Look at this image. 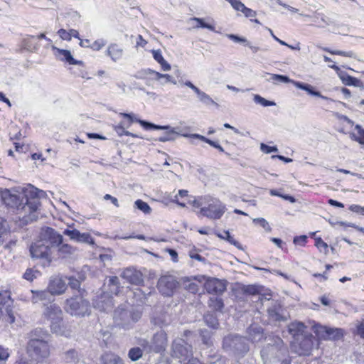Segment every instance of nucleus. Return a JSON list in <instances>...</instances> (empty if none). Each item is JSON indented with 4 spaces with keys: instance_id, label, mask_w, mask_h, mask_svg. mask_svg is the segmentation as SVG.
Segmentation results:
<instances>
[{
    "instance_id": "ea45409f",
    "label": "nucleus",
    "mask_w": 364,
    "mask_h": 364,
    "mask_svg": "<svg viewBox=\"0 0 364 364\" xmlns=\"http://www.w3.org/2000/svg\"><path fill=\"white\" fill-rule=\"evenodd\" d=\"M154 323L161 328L166 326L170 323L169 316L166 315L157 316L154 318Z\"/></svg>"
},
{
    "instance_id": "9b49d317",
    "label": "nucleus",
    "mask_w": 364,
    "mask_h": 364,
    "mask_svg": "<svg viewBox=\"0 0 364 364\" xmlns=\"http://www.w3.org/2000/svg\"><path fill=\"white\" fill-rule=\"evenodd\" d=\"M27 351L37 360L44 359L50 355V346L46 340H29Z\"/></svg>"
},
{
    "instance_id": "f8f14e48",
    "label": "nucleus",
    "mask_w": 364,
    "mask_h": 364,
    "mask_svg": "<svg viewBox=\"0 0 364 364\" xmlns=\"http://www.w3.org/2000/svg\"><path fill=\"white\" fill-rule=\"evenodd\" d=\"M316 339L311 334H305L294 341V350L299 355H309L315 345Z\"/></svg>"
},
{
    "instance_id": "13d9d810",
    "label": "nucleus",
    "mask_w": 364,
    "mask_h": 364,
    "mask_svg": "<svg viewBox=\"0 0 364 364\" xmlns=\"http://www.w3.org/2000/svg\"><path fill=\"white\" fill-rule=\"evenodd\" d=\"M237 11H242L245 8V4L240 0H226Z\"/></svg>"
},
{
    "instance_id": "39448f33",
    "label": "nucleus",
    "mask_w": 364,
    "mask_h": 364,
    "mask_svg": "<svg viewBox=\"0 0 364 364\" xmlns=\"http://www.w3.org/2000/svg\"><path fill=\"white\" fill-rule=\"evenodd\" d=\"M203 200L204 205L200 208L201 215L213 220L221 218L227 210L226 205L216 198L205 196Z\"/></svg>"
},
{
    "instance_id": "f03ea898",
    "label": "nucleus",
    "mask_w": 364,
    "mask_h": 364,
    "mask_svg": "<svg viewBox=\"0 0 364 364\" xmlns=\"http://www.w3.org/2000/svg\"><path fill=\"white\" fill-rule=\"evenodd\" d=\"M63 236L51 228L42 230L40 239L32 243L29 251L33 259H41L43 265L49 264L51 261V248L63 242Z\"/></svg>"
},
{
    "instance_id": "a19ab883",
    "label": "nucleus",
    "mask_w": 364,
    "mask_h": 364,
    "mask_svg": "<svg viewBox=\"0 0 364 364\" xmlns=\"http://www.w3.org/2000/svg\"><path fill=\"white\" fill-rule=\"evenodd\" d=\"M134 205L136 208H137L139 210H141L145 214H149L151 211V208L149 205V204L141 200H136L134 202Z\"/></svg>"
},
{
    "instance_id": "2f4dec72",
    "label": "nucleus",
    "mask_w": 364,
    "mask_h": 364,
    "mask_svg": "<svg viewBox=\"0 0 364 364\" xmlns=\"http://www.w3.org/2000/svg\"><path fill=\"white\" fill-rule=\"evenodd\" d=\"M64 359L68 363L76 364L80 360V356L75 350L71 349L65 352Z\"/></svg>"
},
{
    "instance_id": "338daca9",
    "label": "nucleus",
    "mask_w": 364,
    "mask_h": 364,
    "mask_svg": "<svg viewBox=\"0 0 364 364\" xmlns=\"http://www.w3.org/2000/svg\"><path fill=\"white\" fill-rule=\"evenodd\" d=\"M68 280H69L68 284L70 285V287L72 289H77L80 288V283L77 279L73 278V277H70L68 279Z\"/></svg>"
},
{
    "instance_id": "774afa93",
    "label": "nucleus",
    "mask_w": 364,
    "mask_h": 364,
    "mask_svg": "<svg viewBox=\"0 0 364 364\" xmlns=\"http://www.w3.org/2000/svg\"><path fill=\"white\" fill-rule=\"evenodd\" d=\"M14 364H33L32 361L26 357H19Z\"/></svg>"
},
{
    "instance_id": "412c9836",
    "label": "nucleus",
    "mask_w": 364,
    "mask_h": 364,
    "mask_svg": "<svg viewBox=\"0 0 364 364\" xmlns=\"http://www.w3.org/2000/svg\"><path fill=\"white\" fill-rule=\"evenodd\" d=\"M106 55L109 56L112 61L117 62L122 58L124 50L117 43H111L107 48Z\"/></svg>"
},
{
    "instance_id": "b1692460",
    "label": "nucleus",
    "mask_w": 364,
    "mask_h": 364,
    "mask_svg": "<svg viewBox=\"0 0 364 364\" xmlns=\"http://www.w3.org/2000/svg\"><path fill=\"white\" fill-rule=\"evenodd\" d=\"M31 301L33 304H36L39 301H49L50 294L48 289L45 290H31Z\"/></svg>"
},
{
    "instance_id": "9d476101",
    "label": "nucleus",
    "mask_w": 364,
    "mask_h": 364,
    "mask_svg": "<svg viewBox=\"0 0 364 364\" xmlns=\"http://www.w3.org/2000/svg\"><path fill=\"white\" fill-rule=\"evenodd\" d=\"M193 355L192 346L183 338H177L172 343V356L182 363L191 359Z\"/></svg>"
},
{
    "instance_id": "4c0bfd02",
    "label": "nucleus",
    "mask_w": 364,
    "mask_h": 364,
    "mask_svg": "<svg viewBox=\"0 0 364 364\" xmlns=\"http://www.w3.org/2000/svg\"><path fill=\"white\" fill-rule=\"evenodd\" d=\"M147 73L149 74H154L156 80H160L161 78H164L166 80L165 82H171L173 85L176 84V80L168 74H161L151 69L148 70Z\"/></svg>"
},
{
    "instance_id": "8fccbe9b",
    "label": "nucleus",
    "mask_w": 364,
    "mask_h": 364,
    "mask_svg": "<svg viewBox=\"0 0 364 364\" xmlns=\"http://www.w3.org/2000/svg\"><path fill=\"white\" fill-rule=\"evenodd\" d=\"M9 356V349L0 346V364H5Z\"/></svg>"
},
{
    "instance_id": "5fc2aeb1",
    "label": "nucleus",
    "mask_w": 364,
    "mask_h": 364,
    "mask_svg": "<svg viewBox=\"0 0 364 364\" xmlns=\"http://www.w3.org/2000/svg\"><path fill=\"white\" fill-rule=\"evenodd\" d=\"M242 290L245 294H247L250 295H255L259 293L258 287L255 285L245 286L242 288Z\"/></svg>"
},
{
    "instance_id": "3c124183",
    "label": "nucleus",
    "mask_w": 364,
    "mask_h": 364,
    "mask_svg": "<svg viewBox=\"0 0 364 364\" xmlns=\"http://www.w3.org/2000/svg\"><path fill=\"white\" fill-rule=\"evenodd\" d=\"M114 131L117 132V134L119 136H122L123 135H125V136H132V137H138V136L136 134H134L133 133H131L129 131H126L124 129V128L123 127L122 125L121 124H119L117 126H115L114 127Z\"/></svg>"
},
{
    "instance_id": "c85d7f7f",
    "label": "nucleus",
    "mask_w": 364,
    "mask_h": 364,
    "mask_svg": "<svg viewBox=\"0 0 364 364\" xmlns=\"http://www.w3.org/2000/svg\"><path fill=\"white\" fill-rule=\"evenodd\" d=\"M102 364H124L123 360L114 353H105L101 357Z\"/></svg>"
},
{
    "instance_id": "5701e85b",
    "label": "nucleus",
    "mask_w": 364,
    "mask_h": 364,
    "mask_svg": "<svg viewBox=\"0 0 364 364\" xmlns=\"http://www.w3.org/2000/svg\"><path fill=\"white\" fill-rule=\"evenodd\" d=\"M282 306L277 302L272 303V306H269L267 309L269 318L275 321H281L286 320V318L282 315Z\"/></svg>"
},
{
    "instance_id": "1a4fd4ad",
    "label": "nucleus",
    "mask_w": 364,
    "mask_h": 364,
    "mask_svg": "<svg viewBox=\"0 0 364 364\" xmlns=\"http://www.w3.org/2000/svg\"><path fill=\"white\" fill-rule=\"evenodd\" d=\"M267 80L269 82H272L274 83H277H277H288V82H291L296 87L307 92L308 94H309L312 96L318 97L321 99L326 100H331L328 97L322 95L320 92L315 90L312 85L307 84V83L299 82V81L291 80L287 76H285V75H277V74H270L269 78Z\"/></svg>"
},
{
    "instance_id": "2eb2a0df",
    "label": "nucleus",
    "mask_w": 364,
    "mask_h": 364,
    "mask_svg": "<svg viewBox=\"0 0 364 364\" xmlns=\"http://www.w3.org/2000/svg\"><path fill=\"white\" fill-rule=\"evenodd\" d=\"M47 289L51 296L61 295L67 289L66 280L58 276L51 277L49 279Z\"/></svg>"
},
{
    "instance_id": "cd10ccee",
    "label": "nucleus",
    "mask_w": 364,
    "mask_h": 364,
    "mask_svg": "<svg viewBox=\"0 0 364 364\" xmlns=\"http://www.w3.org/2000/svg\"><path fill=\"white\" fill-rule=\"evenodd\" d=\"M196 95H197L198 101L206 106H219V105L217 102H215L209 95H208L201 90H198Z\"/></svg>"
},
{
    "instance_id": "0e129e2a",
    "label": "nucleus",
    "mask_w": 364,
    "mask_h": 364,
    "mask_svg": "<svg viewBox=\"0 0 364 364\" xmlns=\"http://www.w3.org/2000/svg\"><path fill=\"white\" fill-rule=\"evenodd\" d=\"M8 230V223L6 220L0 218V238Z\"/></svg>"
},
{
    "instance_id": "6e6552de",
    "label": "nucleus",
    "mask_w": 364,
    "mask_h": 364,
    "mask_svg": "<svg viewBox=\"0 0 364 364\" xmlns=\"http://www.w3.org/2000/svg\"><path fill=\"white\" fill-rule=\"evenodd\" d=\"M167 341L166 333L163 330H160L154 334L150 341L141 339L139 341V344L147 353H161L166 350Z\"/></svg>"
},
{
    "instance_id": "603ef678",
    "label": "nucleus",
    "mask_w": 364,
    "mask_h": 364,
    "mask_svg": "<svg viewBox=\"0 0 364 364\" xmlns=\"http://www.w3.org/2000/svg\"><path fill=\"white\" fill-rule=\"evenodd\" d=\"M200 335L202 337L203 343L209 346L212 345L211 334L207 330H201Z\"/></svg>"
},
{
    "instance_id": "72a5a7b5",
    "label": "nucleus",
    "mask_w": 364,
    "mask_h": 364,
    "mask_svg": "<svg viewBox=\"0 0 364 364\" xmlns=\"http://www.w3.org/2000/svg\"><path fill=\"white\" fill-rule=\"evenodd\" d=\"M339 77L343 83L346 85L358 86V84L360 83V80L358 79L353 77L346 73H341Z\"/></svg>"
},
{
    "instance_id": "7ed1b4c3",
    "label": "nucleus",
    "mask_w": 364,
    "mask_h": 364,
    "mask_svg": "<svg viewBox=\"0 0 364 364\" xmlns=\"http://www.w3.org/2000/svg\"><path fill=\"white\" fill-rule=\"evenodd\" d=\"M268 341L261 350L264 364H291L288 349L279 337L269 338Z\"/></svg>"
},
{
    "instance_id": "69168bd1",
    "label": "nucleus",
    "mask_w": 364,
    "mask_h": 364,
    "mask_svg": "<svg viewBox=\"0 0 364 364\" xmlns=\"http://www.w3.org/2000/svg\"><path fill=\"white\" fill-rule=\"evenodd\" d=\"M6 321L10 324H12L15 322V316L11 309H6Z\"/></svg>"
},
{
    "instance_id": "ddd939ff",
    "label": "nucleus",
    "mask_w": 364,
    "mask_h": 364,
    "mask_svg": "<svg viewBox=\"0 0 364 364\" xmlns=\"http://www.w3.org/2000/svg\"><path fill=\"white\" fill-rule=\"evenodd\" d=\"M178 282L171 275L162 276L159 278L157 288L159 292L165 296H171L178 287Z\"/></svg>"
},
{
    "instance_id": "f704fd0d",
    "label": "nucleus",
    "mask_w": 364,
    "mask_h": 364,
    "mask_svg": "<svg viewBox=\"0 0 364 364\" xmlns=\"http://www.w3.org/2000/svg\"><path fill=\"white\" fill-rule=\"evenodd\" d=\"M216 235L220 239L227 240L230 244L235 246L236 247L239 249L240 248V244L230 235L229 231L227 230L224 231L223 233H216Z\"/></svg>"
},
{
    "instance_id": "37998d69",
    "label": "nucleus",
    "mask_w": 364,
    "mask_h": 364,
    "mask_svg": "<svg viewBox=\"0 0 364 364\" xmlns=\"http://www.w3.org/2000/svg\"><path fill=\"white\" fill-rule=\"evenodd\" d=\"M128 356L132 360L136 361L142 356V350L139 347L132 348L129 350Z\"/></svg>"
},
{
    "instance_id": "864d4df0",
    "label": "nucleus",
    "mask_w": 364,
    "mask_h": 364,
    "mask_svg": "<svg viewBox=\"0 0 364 364\" xmlns=\"http://www.w3.org/2000/svg\"><path fill=\"white\" fill-rule=\"evenodd\" d=\"M107 43V41L102 38L97 39L92 44H90V48L93 50L98 51L101 50Z\"/></svg>"
},
{
    "instance_id": "20e7f679",
    "label": "nucleus",
    "mask_w": 364,
    "mask_h": 364,
    "mask_svg": "<svg viewBox=\"0 0 364 364\" xmlns=\"http://www.w3.org/2000/svg\"><path fill=\"white\" fill-rule=\"evenodd\" d=\"M43 318L50 322V330L56 334H62L63 313L61 308L55 303L44 305Z\"/></svg>"
},
{
    "instance_id": "423d86ee",
    "label": "nucleus",
    "mask_w": 364,
    "mask_h": 364,
    "mask_svg": "<svg viewBox=\"0 0 364 364\" xmlns=\"http://www.w3.org/2000/svg\"><path fill=\"white\" fill-rule=\"evenodd\" d=\"M65 311L73 316H85L90 314V303L80 295L67 299Z\"/></svg>"
},
{
    "instance_id": "c03bdc74",
    "label": "nucleus",
    "mask_w": 364,
    "mask_h": 364,
    "mask_svg": "<svg viewBox=\"0 0 364 364\" xmlns=\"http://www.w3.org/2000/svg\"><path fill=\"white\" fill-rule=\"evenodd\" d=\"M204 320L205 323L213 328H216L218 326V322L215 316L211 314H207L204 316Z\"/></svg>"
},
{
    "instance_id": "a211bd4d",
    "label": "nucleus",
    "mask_w": 364,
    "mask_h": 364,
    "mask_svg": "<svg viewBox=\"0 0 364 364\" xmlns=\"http://www.w3.org/2000/svg\"><path fill=\"white\" fill-rule=\"evenodd\" d=\"M94 307L101 311H109L112 309L114 303L112 296L109 293H103L93 301Z\"/></svg>"
},
{
    "instance_id": "de8ad7c7",
    "label": "nucleus",
    "mask_w": 364,
    "mask_h": 364,
    "mask_svg": "<svg viewBox=\"0 0 364 364\" xmlns=\"http://www.w3.org/2000/svg\"><path fill=\"white\" fill-rule=\"evenodd\" d=\"M209 305L216 311H220L223 308V302L221 299L218 298H210Z\"/></svg>"
},
{
    "instance_id": "09e8293b",
    "label": "nucleus",
    "mask_w": 364,
    "mask_h": 364,
    "mask_svg": "<svg viewBox=\"0 0 364 364\" xmlns=\"http://www.w3.org/2000/svg\"><path fill=\"white\" fill-rule=\"evenodd\" d=\"M269 194L272 196L280 197V198H283L284 200L289 201L291 203H294L296 201L295 198L293 196H289V195L282 194L279 192H278L277 190H274V189H271L269 191Z\"/></svg>"
},
{
    "instance_id": "0eeeda50",
    "label": "nucleus",
    "mask_w": 364,
    "mask_h": 364,
    "mask_svg": "<svg viewBox=\"0 0 364 364\" xmlns=\"http://www.w3.org/2000/svg\"><path fill=\"white\" fill-rule=\"evenodd\" d=\"M223 348L227 352L243 355L249 350L247 340L238 335H228L223 338Z\"/></svg>"
},
{
    "instance_id": "6ab92c4d",
    "label": "nucleus",
    "mask_w": 364,
    "mask_h": 364,
    "mask_svg": "<svg viewBox=\"0 0 364 364\" xmlns=\"http://www.w3.org/2000/svg\"><path fill=\"white\" fill-rule=\"evenodd\" d=\"M52 50L54 51L55 56L61 61H66L70 65H84L81 60H77L73 58L70 51L68 50L60 49L55 46H52Z\"/></svg>"
},
{
    "instance_id": "4468645a",
    "label": "nucleus",
    "mask_w": 364,
    "mask_h": 364,
    "mask_svg": "<svg viewBox=\"0 0 364 364\" xmlns=\"http://www.w3.org/2000/svg\"><path fill=\"white\" fill-rule=\"evenodd\" d=\"M139 124L146 129H163L166 130L164 135L159 137L158 141L161 142H166L173 141L176 136L179 134L176 131V129L171 126H160L156 125L148 122H141Z\"/></svg>"
},
{
    "instance_id": "a18cd8bd",
    "label": "nucleus",
    "mask_w": 364,
    "mask_h": 364,
    "mask_svg": "<svg viewBox=\"0 0 364 364\" xmlns=\"http://www.w3.org/2000/svg\"><path fill=\"white\" fill-rule=\"evenodd\" d=\"M252 222L255 224L259 225V226H261L267 232H269L272 231V228H271L269 223L263 218H254L252 220Z\"/></svg>"
},
{
    "instance_id": "e433bc0d",
    "label": "nucleus",
    "mask_w": 364,
    "mask_h": 364,
    "mask_svg": "<svg viewBox=\"0 0 364 364\" xmlns=\"http://www.w3.org/2000/svg\"><path fill=\"white\" fill-rule=\"evenodd\" d=\"M343 335V331L341 328H330L328 331V340H337L341 338Z\"/></svg>"
},
{
    "instance_id": "680f3d73",
    "label": "nucleus",
    "mask_w": 364,
    "mask_h": 364,
    "mask_svg": "<svg viewBox=\"0 0 364 364\" xmlns=\"http://www.w3.org/2000/svg\"><path fill=\"white\" fill-rule=\"evenodd\" d=\"M307 241V237L306 235H300V236H296L294 238V243L295 245H299L301 246H304Z\"/></svg>"
},
{
    "instance_id": "79ce46f5",
    "label": "nucleus",
    "mask_w": 364,
    "mask_h": 364,
    "mask_svg": "<svg viewBox=\"0 0 364 364\" xmlns=\"http://www.w3.org/2000/svg\"><path fill=\"white\" fill-rule=\"evenodd\" d=\"M39 274L40 272L38 271L29 268L26 270L23 275V278L27 281L32 282L33 279H36Z\"/></svg>"
},
{
    "instance_id": "58836bf2",
    "label": "nucleus",
    "mask_w": 364,
    "mask_h": 364,
    "mask_svg": "<svg viewBox=\"0 0 364 364\" xmlns=\"http://www.w3.org/2000/svg\"><path fill=\"white\" fill-rule=\"evenodd\" d=\"M253 100L256 104L261 105L263 107L274 106L276 105L274 102L267 100L257 94L253 95Z\"/></svg>"
},
{
    "instance_id": "6e6d98bb",
    "label": "nucleus",
    "mask_w": 364,
    "mask_h": 364,
    "mask_svg": "<svg viewBox=\"0 0 364 364\" xmlns=\"http://www.w3.org/2000/svg\"><path fill=\"white\" fill-rule=\"evenodd\" d=\"M324 50L328 51L333 55H342V56H346V57H349V58H355V53L352 51H348V52L342 51V50L331 51L327 48H325Z\"/></svg>"
},
{
    "instance_id": "dca6fc26",
    "label": "nucleus",
    "mask_w": 364,
    "mask_h": 364,
    "mask_svg": "<svg viewBox=\"0 0 364 364\" xmlns=\"http://www.w3.org/2000/svg\"><path fill=\"white\" fill-rule=\"evenodd\" d=\"M127 282L134 285H140L144 282L142 273L134 267H128L120 275Z\"/></svg>"
},
{
    "instance_id": "bb28decb",
    "label": "nucleus",
    "mask_w": 364,
    "mask_h": 364,
    "mask_svg": "<svg viewBox=\"0 0 364 364\" xmlns=\"http://www.w3.org/2000/svg\"><path fill=\"white\" fill-rule=\"evenodd\" d=\"M311 329L316 334L318 340H328V327L314 323Z\"/></svg>"
},
{
    "instance_id": "473e14b6",
    "label": "nucleus",
    "mask_w": 364,
    "mask_h": 364,
    "mask_svg": "<svg viewBox=\"0 0 364 364\" xmlns=\"http://www.w3.org/2000/svg\"><path fill=\"white\" fill-rule=\"evenodd\" d=\"M58 247V252L61 257H66L70 255L74 254L75 249L68 244H60Z\"/></svg>"
},
{
    "instance_id": "a878e982",
    "label": "nucleus",
    "mask_w": 364,
    "mask_h": 364,
    "mask_svg": "<svg viewBox=\"0 0 364 364\" xmlns=\"http://www.w3.org/2000/svg\"><path fill=\"white\" fill-rule=\"evenodd\" d=\"M181 135L184 137L200 139V140L205 141L207 144H210L213 147L217 149L219 151L224 152L223 148L218 143L213 141L205 137L204 136L200 135L198 134H181Z\"/></svg>"
},
{
    "instance_id": "49530a36",
    "label": "nucleus",
    "mask_w": 364,
    "mask_h": 364,
    "mask_svg": "<svg viewBox=\"0 0 364 364\" xmlns=\"http://www.w3.org/2000/svg\"><path fill=\"white\" fill-rule=\"evenodd\" d=\"M315 245L321 252L327 255L328 252V245L321 237L316 239Z\"/></svg>"
},
{
    "instance_id": "052dcab7",
    "label": "nucleus",
    "mask_w": 364,
    "mask_h": 364,
    "mask_svg": "<svg viewBox=\"0 0 364 364\" xmlns=\"http://www.w3.org/2000/svg\"><path fill=\"white\" fill-rule=\"evenodd\" d=\"M120 115L129 119L130 124L132 122H137L139 124V121L145 122L144 120L139 119L136 117L133 113H120Z\"/></svg>"
},
{
    "instance_id": "393cba45",
    "label": "nucleus",
    "mask_w": 364,
    "mask_h": 364,
    "mask_svg": "<svg viewBox=\"0 0 364 364\" xmlns=\"http://www.w3.org/2000/svg\"><path fill=\"white\" fill-rule=\"evenodd\" d=\"M247 333L252 343L259 342L263 338V330L260 326H250L247 329Z\"/></svg>"
},
{
    "instance_id": "7c9ffc66",
    "label": "nucleus",
    "mask_w": 364,
    "mask_h": 364,
    "mask_svg": "<svg viewBox=\"0 0 364 364\" xmlns=\"http://www.w3.org/2000/svg\"><path fill=\"white\" fill-rule=\"evenodd\" d=\"M49 336L48 331L42 328H36L30 333V340H46Z\"/></svg>"
},
{
    "instance_id": "f257e3e1",
    "label": "nucleus",
    "mask_w": 364,
    "mask_h": 364,
    "mask_svg": "<svg viewBox=\"0 0 364 364\" xmlns=\"http://www.w3.org/2000/svg\"><path fill=\"white\" fill-rule=\"evenodd\" d=\"M1 196L5 205L27 223L38 218L39 200L45 198L46 193L28 184L26 186L6 188L1 192Z\"/></svg>"
},
{
    "instance_id": "bf43d9fd",
    "label": "nucleus",
    "mask_w": 364,
    "mask_h": 364,
    "mask_svg": "<svg viewBox=\"0 0 364 364\" xmlns=\"http://www.w3.org/2000/svg\"><path fill=\"white\" fill-rule=\"evenodd\" d=\"M260 149L262 152L266 154H270L272 152H277L278 149L277 146H269L265 144L262 143L260 144Z\"/></svg>"
},
{
    "instance_id": "f3484780",
    "label": "nucleus",
    "mask_w": 364,
    "mask_h": 364,
    "mask_svg": "<svg viewBox=\"0 0 364 364\" xmlns=\"http://www.w3.org/2000/svg\"><path fill=\"white\" fill-rule=\"evenodd\" d=\"M63 234L75 242L94 245V240L89 233H81L76 229L67 228L63 231Z\"/></svg>"
},
{
    "instance_id": "c756f323",
    "label": "nucleus",
    "mask_w": 364,
    "mask_h": 364,
    "mask_svg": "<svg viewBox=\"0 0 364 364\" xmlns=\"http://www.w3.org/2000/svg\"><path fill=\"white\" fill-rule=\"evenodd\" d=\"M189 23H197V26H193V28H207L211 31H214L215 28L213 25L205 23L203 18L193 17L189 19Z\"/></svg>"
},
{
    "instance_id": "aec40b11",
    "label": "nucleus",
    "mask_w": 364,
    "mask_h": 364,
    "mask_svg": "<svg viewBox=\"0 0 364 364\" xmlns=\"http://www.w3.org/2000/svg\"><path fill=\"white\" fill-rule=\"evenodd\" d=\"M205 289L210 294H220L225 291L226 287L221 280L211 278L206 280Z\"/></svg>"
},
{
    "instance_id": "e2e57ef3",
    "label": "nucleus",
    "mask_w": 364,
    "mask_h": 364,
    "mask_svg": "<svg viewBox=\"0 0 364 364\" xmlns=\"http://www.w3.org/2000/svg\"><path fill=\"white\" fill-rule=\"evenodd\" d=\"M355 129L358 130L359 134V136L355 140L360 144H364V129H362L361 126L359 124L355 126Z\"/></svg>"
},
{
    "instance_id": "c9c22d12",
    "label": "nucleus",
    "mask_w": 364,
    "mask_h": 364,
    "mask_svg": "<svg viewBox=\"0 0 364 364\" xmlns=\"http://www.w3.org/2000/svg\"><path fill=\"white\" fill-rule=\"evenodd\" d=\"M119 280L116 276L109 277L108 279V285L110 287L112 294H117L119 289Z\"/></svg>"
},
{
    "instance_id": "4be33fe9",
    "label": "nucleus",
    "mask_w": 364,
    "mask_h": 364,
    "mask_svg": "<svg viewBox=\"0 0 364 364\" xmlns=\"http://www.w3.org/2000/svg\"><path fill=\"white\" fill-rule=\"evenodd\" d=\"M305 328V325L299 321L292 322L288 326L289 333L293 336L294 340L303 337L306 334Z\"/></svg>"
},
{
    "instance_id": "4d7b16f0",
    "label": "nucleus",
    "mask_w": 364,
    "mask_h": 364,
    "mask_svg": "<svg viewBox=\"0 0 364 364\" xmlns=\"http://www.w3.org/2000/svg\"><path fill=\"white\" fill-rule=\"evenodd\" d=\"M228 38L235 43H244L245 46H247V42H248L247 39L243 37L238 36L235 34H228Z\"/></svg>"
}]
</instances>
